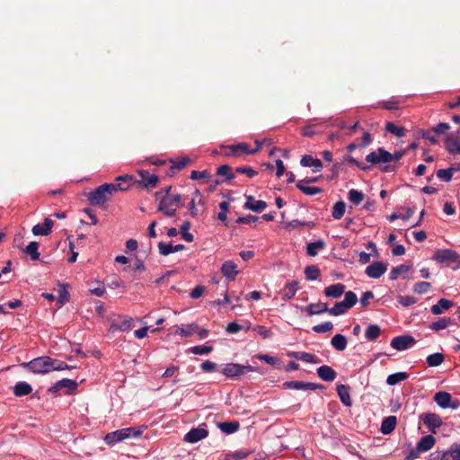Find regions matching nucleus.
Wrapping results in <instances>:
<instances>
[{"label":"nucleus","mask_w":460,"mask_h":460,"mask_svg":"<svg viewBox=\"0 0 460 460\" xmlns=\"http://www.w3.org/2000/svg\"><path fill=\"white\" fill-rule=\"evenodd\" d=\"M146 429V426L120 429L108 433L104 438V441L107 445L112 446L127 438H139Z\"/></svg>","instance_id":"nucleus-3"},{"label":"nucleus","mask_w":460,"mask_h":460,"mask_svg":"<svg viewBox=\"0 0 460 460\" xmlns=\"http://www.w3.org/2000/svg\"><path fill=\"white\" fill-rule=\"evenodd\" d=\"M444 359H445L444 354L437 352V353L429 355L426 358V362L429 367H438V366L441 365L443 363Z\"/></svg>","instance_id":"nucleus-43"},{"label":"nucleus","mask_w":460,"mask_h":460,"mask_svg":"<svg viewBox=\"0 0 460 460\" xmlns=\"http://www.w3.org/2000/svg\"><path fill=\"white\" fill-rule=\"evenodd\" d=\"M292 357L305 363H319V359L315 357V355L308 352H293Z\"/></svg>","instance_id":"nucleus-38"},{"label":"nucleus","mask_w":460,"mask_h":460,"mask_svg":"<svg viewBox=\"0 0 460 460\" xmlns=\"http://www.w3.org/2000/svg\"><path fill=\"white\" fill-rule=\"evenodd\" d=\"M318 376L326 382H332L336 377V372L327 365L321 366L316 370Z\"/></svg>","instance_id":"nucleus-26"},{"label":"nucleus","mask_w":460,"mask_h":460,"mask_svg":"<svg viewBox=\"0 0 460 460\" xmlns=\"http://www.w3.org/2000/svg\"><path fill=\"white\" fill-rule=\"evenodd\" d=\"M325 247V243L323 240L309 243L306 246V252L309 256L314 257L318 253V250H322Z\"/></svg>","instance_id":"nucleus-41"},{"label":"nucleus","mask_w":460,"mask_h":460,"mask_svg":"<svg viewBox=\"0 0 460 460\" xmlns=\"http://www.w3.org/2000/svg\"><path fill=\"white\" fill-rule=\"evenodd\" d=\"M434 401L443 409H457L460 406V402L457 399H453L452 395L447 392L440 391L436 393Z\"/></svg>","instance_id":"nucleus-7"},{"label":"nucleus","mask_w":460,"mask_h":460,"mask_svg":"<svg viewBox=\"0 0 460 460\" xmlns=\"http://www.w3.org/2000/svg\"><path fill=\"white\" fill-rule=\"evenodd\" d=\"M53 358L48 356H42L29 362H24L22 367L34 374H47L53 371Z\"/></svg>","instance_id":"nucleus-4"},{"label":"nucleus","mask_w":460,"mask_h":460,"mask_svg":"<svg viewBox=\"0 0 460 460\" xmlns=\"http://www.w3.org/2000/svg\"><path fill=\"white\" fill-rule=\"evenodd\" d=\"M410 266L405 264H401L397 267H394L391 270L389 279L391 280H395L398 279L399 275L407 273L410 270Z\"/></svg>","instance_id":"nucleus-49"},{"label":"nucleus","mask_w":460,"mask_h":460,"mask_svg":"<svg viewBox=\"0 0 460 460\" xmlns=\"http://www.w3.org/2000/svg\"><path fill=\"white\" fill-rule=\"evenodd\" d=\"M456 171V168L450 167L447 169H440L437 172V176L446 182L452 180L453 173Z\"/></svg>","instance_id":"nucleus-53"},{"label":"nucleus","mask_w":460,"mask_h":460,"mask_svg":"<svg viewBox=\"0 0 460 460\" xmlns=\"http://www.w3.org/2000/svg\"><path fill=\"white\" fill-rule=\"evenodd\" d=\"M298 288V281L293 280L291 282H288L286 286L280 290L282 299L285 301L291 299L292 297H294Z\"/></svg>","instance_id":"nucleus-21"},{"label":"nucleus","mask_w":460,"mask_h":460,"mask_svg":"<svg viewBox=\"0 0 460 460\" xmlns=\"http://www.w3.org/2000/svg\"><path fill=\"white\" fill-rule=\"evenodd\" d=\"M453 306V302L451 300L441 298L438 301L436 305L431 306V313L435 315L441 314L444 311L448 310Z\"/></svg>","instance_id":"nucleus-29"},{"label":"nucleus","mask_w":460,"mask_h":460,"mask_svg":"<svg viewBox=\"0 0 460 460\" xmlns=\"http://www.w3.org/2000/svg\"><path fill=\"white\" fill-rule=\"evenodd\" d=\"M415 343L411 335H400L394 337L391 341V347L397 350H404Z\"/></svg>","instance_id":"nucleus-15"},{"label":"nucleus","mask_w":460,"mask_h":460,"mask_svg":"<svg viewBox=\"0 0 460 460\" xmlns=\"http://www.w3.org/2000/svg\"><path fill=\"white\" fill-rule=\"evenodd\" d=\"M348 198L354 205H359L364 199V194L355 189H351L348 193Z\"/></svg>","instance_id":"nucleus-51"},{"label":"nucleus","mask_w":460,"mask_h":460,"mask_svg":"<svg viewBox=\"0 0 460 460\" xmlns=\"http://www.w3.org/2000/svg\"><path fill=\"white\" fill-rule=\"evenodd\" d=\"M347 338L342 334H335L331 340L332 346L339 351L344 350L347 347Z\"/></svg>","instance_id":"nucleus-36"},{"label":"nucleus","mask_w":460,"mask_h":460,"mask_svg":"<svg viewBox=\"0 0 460 460\" xmlns=\"http://www.w3.org/2000/svg\"><path fill=\"white\" fill-rule=\"evenodd\" d=\"M137 174L140 176V180H137L134 181L139 188L152 190L155 189L159 181V178L157 175L150 173L146 170L138 171Z\"/></svg>","instance_id":"nucleus-6"},{"label":"nucleus","mask_w":460,"mask_h":460,"mask_svg":"<svg viewBox=\"0 0 460 460\" xmlns=\"http://www.w3.org/2000/svg\"><path fill=\"white\" fill-rule=\"evenodd\" d=\"M413 214H414V210L411 208H408L407 211L404 215L393 213L392 215L389 216V220L394 221L395 219L402 218V219L407 221L412 217Z\"/></svg>","instance_id":"nucleus-61"},{"label":"nucleus","mask_w":460,"mask_h":460,"mask_svg":"<svg viewBox=\"0 0 460 460\" xmlns=\"http://www.w3.org/2000/svg\"><path fill=\"white\" fill-rule=\"evenodd\" d=\"M358 301V296L353 291L345 292V296L342 302L348 306L349 309L353 307Z\"/></svg>","instance_id":"nucleus-56"},{"label":"nucleus","mask_w":460,"mask_h":460,"mask_svg":"<svg viewBox=\"0 0 460 460\" xmlns=\"http://www.w3.org/2000/svg\"><path fill=\"white\" fill-rule=\"evenodd\" d=\"M118 189H121V187L119 185L104 183L89 192L87 196L88 200L93 206H102L111 199L114 192L118 191Z\"/></svg>","instance_id":"nucleus-2"},{"label":"nucleus","mask_w":460,"mask_h":460,"mask_svg":"<svg viewBox=\"0 0 460 460\" xmlns=\"http://www.w3.org/2000/svg\"><path fill=\"white\" fill-rule=\"evenodd\" d=\"M313 331L316 333H324L333 329L332 322H324L323 323L313 326Z\"/></svg>","instance_id":"nucleus-58"},{"label":"nucleus","mask_w":460,"mask_h":460,"mask_svg":"<svg viewBox=\"0 0 460 460\" xmlns=\"http://www.w3.org/2000/svg\"><path fill=\"white\" fill-rule=\"evenodd\" d=\"M420 419L427 427L429 431L435 433L436 430L442 425L443 421L441 417L433 412H427L420 415Z\"/></svg>","instance_id":"nucleus-9"},{"label":"nucleus","mask_w":460,"mask_h":460,"mask_svg":"<svg viewBox=\"0 0 460 460\" xmlns=\"http://www.w3.org/2000/svg\"><path fill=\"white\" fill-rule=\"evenodd\" d=\"M77 387V383L74 380L64 378L62 380L58 381L54 385L49 388V391L51 393H56L62 388H67L69 390H75Z\"/></svg>","instance_id":"nucleus-25"},{"label":"nucleus","mask_w":460,"mask_h":460,"mask_svg":"<svg viewBox=\"0 0 460 460\" xmlns=\"http://www.w3.org/2000/svg\"><path fill=\"white\" fill-rule=\"evenodd\" d=\"M381 334V329L377 324H370L365 332L367 341H376Z\"/></svg>","instance_id":"nucleus-42"},{"label":"nucleus","mask_w":460,"mask_h":460,"mask_svg":"<svg viewBox=\"0 0 460 460\" xmlns=\"http://www.w3.org/2000/svg\"><path fill=\"white\" fill-rule=\"evenodd\" d=\"M346 204L344 201H338L334 204L332 209V217L341 219L345 214Z\"/></svg>","instance_id":"nucleus-50"},{"label":"nucleus","mask_w":460,"mask_h":460,"mask_svg":"<svg viewBox=\"0 0 460 460\" xmlns=\"http://www.w3.org/2000/svg\"><path fill=\"white\" fill-rule=\"evenodd\" d=\"M208 436V430L198 427L191 429L188 433L184 436V441L188 443H197L204 438H206Z\"/></svg>","instance_id":"nucleus-16"},{"label":"nucleus","mask_w":460,"mask_h":460,"mask_svg":"<svg viewBox=\"0 0 460 460\" xmlns=\"http://www.w3.org/2000/svg\"><path fill=\"white\" fill-rule=\"evenodd\" d=\"M238 173L245 174L249 178H253L258 174V172L250 166H239L235 168Z\"/></svg>","instance_id":"nucleus-60"},{"label":"nucleus","mask_w":460,"mask_h":460,"mask_svg":"<svg viewBox=\"0 0 460 460\" xmlns=\"http://www.w3.org/2000/svg\"><path fill=\"white\" fill-rule=\"evenodd\" d=\"M255 370H256V368L250 365L245 366V365L237 364V363H229V364H226L222 367L221 373L227 377L236 378L243 375H246L249 372H253Z\"/></svg>","instance_id":"nucleus-5"},{"label":"nucleus","mask_w":460,"mask_h":460,"mask_svg":"<svg viewBox=\"0 0 460 460\" xmlns=\"http://www.w3.org/2000/svg\"><path fill=\"white\" fill-rule=\"evenodd\" d=\"M433 259L439 263L460 262L459 254L450 249L437 250L433 255Z\"/></svg>","instance_id":"nucleus-8"},{"label":"nucleus","mask_w":460,"mask_h":460,"mask_svg":"<svg viewBox=\"0 0 460 460\" xmlns=\"http://www.w3.org/2000/svg\"><path fill=\"white\" fill-rule=\"evenodd\" d=\"M53 226H54V221L49 217H46L44 219V223L35 225L32 227L31 232L36 236H38V235L47 236L51 233V229H52Z\"/></svg>","instance_id":"nucleus-18"},{"label":"nucleus","mask_w":460,"mask_h":460,"mask_svg":"<svg viewBox=\"0 0 460 460\" xmlns=\"http://www.w3.org/2000/svg\"><path fill=\"white\" fill-rule=\"evenodd\" d=\"M191 352L196 355H203V354H208L213 351L212 346H207V345H198L194 346L190 349Z\"/></svg>","instance_id":"nucleus-62"},{"label":"nucleus","mask_w":460,"mask_h":460,"mask_svg":"<svg viewBox=\"0 0 460 460\" xmlns=\"http://www.w3.org/2000/svg\"><path fill=\"white\" fill-rule=\"evenodd\" d=\"M174 328L176 329L174 331L175 334H181V336L184 337H190L198 331L199 325L197 323H190L183 327H179L178 325H175Z\"/></svg>","instance_id":"nucleus-35"},{"label":"nucleus","mask_w":460,"mask_h":460,"mask_svg":"<svg viewBox=\"0 0 460 460\" xmlns=\"http://www.w3.org/2000/svg\"><path fill=\"white\" fill-rule=\"evenodd\" d=\"M226 150L223 154L226 157H241L244 155H248L250 148L246 143H239L237 145H232L228 146H223Z\"/></svg>","instance_id":"nucleus-12"},{"label":"nucleus","mask_w":460,"mask_h":460,"mask_svg":"<svg viewBox=\"0 0 460 460\" xmlns=\"http://www.w3.org/2000/svg\"><path fill=\"white\" fill-rule=\"evenodd\" d=\"M190 221H185V222L181 225V228H180V233H181V237H182L185 241H187V242H189V243H191V242H193V240H194V236H193V234H190V233L189 232V229H190Z\"/></svg>","instance_id":"nucleus-52"},{"label":"nucleus","mask_w":460,"mask_h":460,"mask_svg":"<svg viewBox=\"0 0 460 460\" xmlns=\"http://www.w3.org/2000/svg\"><path fill=\"white\" fill-rule=\"evenodd\" d=\"M460 130L447 135L445 140L446 150L452 155H460Z\"/></svg>","instance_id":"nucleus-11"},{"label":"nucleus","mask_w":460,"mask_h":460,"mask_svg":"<svg viewBox=\"0 0 460 460\" xmlns=\"http://www.w3.org/2000/svg\"><path fill=\"white\" fill-rule=\"evenodd\" d=\"M300 164L304 167H313L314 172H318L323 169V163L318 158H314L310 155H305L300 160Z\"/></svg>","instance_id":"nucleus-20"},{"label":"nucleus","mask_w":460,"mask_h":460,"mask_svg":"<svg viewBox=\"0 0 460 460\" xmlns=\"http://www.w3.org/2000/svg\"><path fill=\"white\" fill-rule=\"evenodd\" d=\"M366 161L371 164L389 163L391 162V153H389L383 147H379L376 151L369 153L366 156Z\"/></svg>","instance_id":"nucleus-10"},{"label":"nucleus","mask_w":460,"mask_h":460,"mask_svg":"<svg viewBox=\"0 0 460 460\" xmlns=\"http://www.w3.org/2000/svg\"><path fill=\"white\" fill-rule=\"evenodd\" d=\"M38 249H39V243L38 242H31L26 249H25V252L30 255L31 259L32 261H36V260H39L40 258V252H38Z\"/></svg>","instance_id":"nucleus-48"},{"label":"nucleus","mask_w":460,"mask_h":460,"mask_svg":"<svg viewBox=\"0 0 460 460\" xmlns=\"http://www.w3.org/2000/svg\"><path fill=\"white\" fill-rule=\"evenodd\" d=\"M432 460H460V444H453L445 452H436Z\"/></svg>","instance_id":"nucleus-14"},{"label":"nucleus","mask_w":460,"mask_h":460,"mask_svg":"<svg viewBox=\"0 0 460 460\" xmlns=\"http://www.w3.org/2000/svg\"><path fill=\"white\" fill-rule=\"evenodd\" d=\"M217 174L219 176H224V181H230L235 178V175L231 172V167L228 164H223L219 166L217 170ZM222 182L223 181L217 180L215 181V185H218Z\"/></svg>","instance_id":"nucleus-31"},{"label":"nucleus","mask_w":460,"mask_h":460,"mask_svg":"<svg viewBox=\"0 0 460 460\" xmlns=\"http://www.w3.org/2000/svg\"><path fill=\"white\" fill-rule=\"evenodd\" d=\"M134 183L133 177L128 174L120 175L116 178V182L111 183L112 185H119L121 189H118L119 190H126L129 188V186Z\"/></svg>","instance_id":"nucleus-37"},{"label":"nucleus","mask_w":460,"mask_h":460,"mask_svg":"<svg viewBox=\"0 0 460 460\" xmlns=\"http://www.w3.org/2000/svg\"><path fill=\"white\" fill-rule=\"evenodd\" d=\"M218 428L226 434H232L237 431L240 428L238 421H225L218 424Z\"/></svg>","instance_id":"nucleus-39"},{"label":"nucleus","mask_w":460,"mask_h":460,"mask_svg":"<svg viewBox=\"0 0 460 460\" xmlns=\"http://www.w3.org/2000/svg\"><path fill=\"white\" fill-rule=\"evenodd\" d=\"M409 377V374L406 372H397L391 374L386 378V383L389 385H395L398 383L406 380Z\"/></svg>","instance_id":"nucleus-40"},{"label":"nucleus","mask_w":460,"mask_h":460,"mask_svg":"<svg viewBox=\"0 0 460 460\" xmlns=\"http://www.w3.org/2000/svg\"><path fill=\"white\" fill-rule=\"evenodd\" d=\"M155 200L159 201L158 211L163 212L167 217H173L176 213V208L181 206V196L180 194L164 195V190H158L155 193Z\"/></svg>","instance_id":"nucleus-1"},{"label":"nucleus","mask_w":460,"mask_h":460,"mask_svg":"<svg viewBox=\"0 0 460 460\" xmlns=\"http://www.w3.org/2000/svg\"><path fill=\"white\" fill-rule=\"evenodd\" d=\"M296 188L301 190L304 194L308 196H314L316 194H320L323 192V189L319 187H309L305 184H302V182H296Z\"/></svg>","instance_id":"nucleus-45"},{"label":"nucleus","mask_w":460,"mask_h":460,"mask_svg":"<svg viewBox=\"0 0 460 460\" xmlns=\"http://www.w3.org/2000/svg\"><path fill=\"white\" fill-rule=\"evenodd\" d=\"M345 285L341 283L332 284L325 288L323 293L330 298H339L345 292Z\"/></svg>","instance_id":"nucleus-24"},{"label":"nucleus","mask_w":460,"mask_h":460,"mask_svg":"<svg viewBox=\"0 0 460 460\" xmlns=\"http://www.w3.org/2000/svg\"><path fill=\"white\" fill-rule=\"evenodd\" d=\"M172 165L170 167V172L171 173H174L175 172L185 168L190 163V159L185 156L179 160H172Z\"/></svg>","instance_id":"nucleus-44"},{"label":"nucleus","mask_w":460,"mask_h":460,"mask_svg":"<svg viewBox=\"0 0 460 460\" xmlns=\"http://www.w3.org/2000/svg\"><path fill=\"white\" fill-rule=\"evenodd\" d=\"M349 310L348 306L342 302H337L332 308H329L330 315L338 316L344 314Z\"/></svg>","instance_id":"nucleus-46"},{"label":"nucleus","mask_w":460,"mask_h":460,"mask_svg":"<svg viewBox=\"0 0 460 460\" xmlns=\"http://www.w3.org/2000/svg\"><path fill=\"white\" fill-rule=\"evenodd\" d=\"M222 274L229 280H234L238 274L237 266L232 261H226L221 267Z\"/></svg>","instance_id":"nucleus-22"},{"label":"nucleus","mask_w":460,"mask_h":460,"mask_svg":"<svg viewBox=\"0 0 460 460\" xmlns=\"http://www.w3.org/2000/svg\"><path fill=\"white\" fill-rule=\"evenodd\" d=\"M449 129H450V125L448 123L440 122L436 127H433L430 129V131L434 132L438 136H440V135H444Z\"/></svg>","instance_id":"nucleus-63"},{"label":"nucleus","mask_w":460,"mask_h":460,"mask_svg":"<svg viewBox=\"0 0 460 460\" xmlns=\"http://www.w3.org/2000/svg\"><path fill=\"white\" fill-rule=\"evenodd\" d=\"M387 270V265L382 261H375L366 269V274L372 279L380 278Z\"/></svg>","instance_id":"nucleus-17"},{"label":"nucleus","mask_w":460,"mask_h":460,"mask_svg":"<svg viewBox=\"0 0 460 460\" xmlns=\"http://www.w3.org/2000/svg\"><path fill=\"white\" fill-rule=\"evenodd\" d=\"M244 208L253 212L261 213L267 208V203L264 200H255L252 196L248 195L246 196Z\"/></svg>","instance_id":"nucleus-19"},{"label":"nucleus","mask_w":460,"mask_h":460,"mask_svg":"<svg viewBox=\"0 0 460 460\" xmlns=\"http://www.w3.org/2000/svg\"><path fill=\"white\" fill-rule=\"evenodd\" d=\"M283 386L288 389L295 390H317L323 389L324 386L321 384L304 382V381H287L283 384Z\"/></svg>","instance_id":"nucleus-13"},{"label":"nucleus","mask_w":460,"mask_h":460,"mask_svg":"<svg viewBox=\"0 0 460 460\" xmlns=\"http://www.w3.org/2000/svg\"><path fill=\"white\" fill-rule=\"evenodd\" d=\"M185 249V246L183 244H177L172 246L171 243H164L163 242H160L158 243V250L160 254L164 256H167L172 252H177L183 251Z\"/></svg>","instance_id":"nucleus-28"},{"label":"nucleus","mask_w":460,"mask_h":460,"mask_svg":"<svg viewBox=\"0 0 460 460\" xmlns=\"http://www.w3.org/2000/svg\"><path fill=\"white\" fill-rule=\"evenodd\" d=\"M307 314V315L312 316L314 314H321L323 313H328L329 307L326 303H312L309 304L306 307L303 308Z\"/></svg>","instance_id":"nucleus-23"},{"label":"nucleus","mask_w":460,"mask_h":460,"mask_svg":"<svg viewBox=\"0 0 460 460\" xmlns=\"http://www.w3.org/2000/svg\"><path fill=\"white\" fill-rule=\"evenodd\" d=\"M13 394L18 396H25L31 393L32 387L26 382H18L13 388Z\"/></svg>","instance_id":"nucleus-33"},{"label":"nucleus","mask_w":460,"mask_h":460,"mask_svg":"<svg viewBox=\"0 0 460 460\" xmlns=\"http://www.w3.org/2000/svg\"><path fill=\"white\" fill-rule=\"evenodd\" d=\"M435 443V438L432 435H427L420 439L416 447L419 451L427 452L434 447Z\"/></svg>","instance_id":"nucleus-30"},{"label":"nucleus","mask_w":460,"mask_h":460,"mask_svg":"<svg viewBox=\"0 0 460 460\" xmlns=\"http://www.w3.org/2000/svg\"><path fill=\"white\" fill-rule=\"evenodd\" d=\"M349 390H350L349 386H348L346 385H337V393L340 397V400L345 406H348V407L351 406V404H352V400L350 398Z\"/></svg>","instance_id":"nucleus-27"},{"label":"nucleus","mask_w":460,"mask_h":460,"mask_svg":"<svg viewBox=\"0 0 460 460\" xmlns=\"http://www.w3.org/2000/svg\"><path fill=\"white\" fill-rule=\"evenodd\" d=\"M305 275L307 280H316L320 277V270L316 265H310L305 268Z\"/></svg>","instance_id":"nucleus-47"},{"label":"nucleus","mask_w":460,"mask_h":460,"mask_svg":"<svg viewBox=\"0 0 460 460\" xmlns=\"http://www.w3.org/2000/svg\"><path fill=\"white\" fill-rule=\"evenodd\" d=\"M396 421H397V419L395 416H388V417L385 418L381 424V429H380L381 432L384 435L390 434L395 429Z\"/></svg>","instance_id":"nucleus-32"},{"label":"nucleus","mask_w":460,"mask_h":460,"mask_svg":"<svg viewBox=\"0 0 460 460\" xmlns=\"http://www.w3.org/2000/svg\"><path fill=\"white\" fill-rule=\"evenodd\" d=\"M455 323H455L454 319H452L450 317H443V318H439L437 322L432 323L429 325V328L432 331L439 332L441 330L446 329L447 326H449L451 324H455Z\"/></svg>","instance_id":"nucleus-34"},{"label":"nucleus","mask_w":460,"mask_h":460,"mask_svg":"<svg viewBox=\"0 0 460 460\" xmlns=\"http://www.w3.org/2000/svg\"><path fill=\"white\" fill-rule=\"evenodd\" d=\"M386 131L395 135L398 137H402L405 135V128L402 127H398L394 125L393 122H387L385 125Z\"/></svg>","instance_id":"nucleus-54"},{"label":"nucleus","mask_w":460,"mask_h":460,"mask_svg":"<svg viewBox=\"0 0 460 460\" xmlns=\"http://www.w3.org/2000/svg\"><path fill=\"white\" fill-rule=\"evenodd\" d=\"M314 224L313 222H302L298 219H294L290 222L286 223L285 228L288 230H293L296 227L300 226H314Z\"/></svg>","instance_id":"nucleus-57"},{"label":"nucleus","mask_w":460,"mask_h":460,"mask_svg":"<svg viewBox=\"0 0 460 460\" xmlns=\"http://www.w3.org/2000/svg\"><path fill=\"white\" fill-rule=\"evenodd\" d=\"M70 295L68 291L66 290V287L64 285L60 286L58 288V306H63L66 302L69 301Z\"/></svg>","instance_id":"nucleus-55"},{"label":"nucleus","mask_w":460,"mask_h":460,"mask_svg":"<svg viewBox=\"0 0 460 460\" xmlns=\"http://www.w3.org/2000/svg\"><path fill=\"white\" fill-rule=\"evenodd\" d=\"M398 302L402 306H410L417 303V299L412 296H399Z\"/></svg>","instance_id":"nucleus-64"},{"label":"nucleus","mask_w":460,"mask_h":460,"mask_svg":"<svg viewBox=\"0 0 460 460\" xmlns=\"http://www.w3.org/2000/svg\"><path fill=\"white\" fill-rule=\"evenodd\" d=\"M430 287H431L430 283H429V282H426V281L417 282L413 286V291L417 294H425L429 290Z\"/></svg>","instance_id":"nucleus-59"}]
</instances>
